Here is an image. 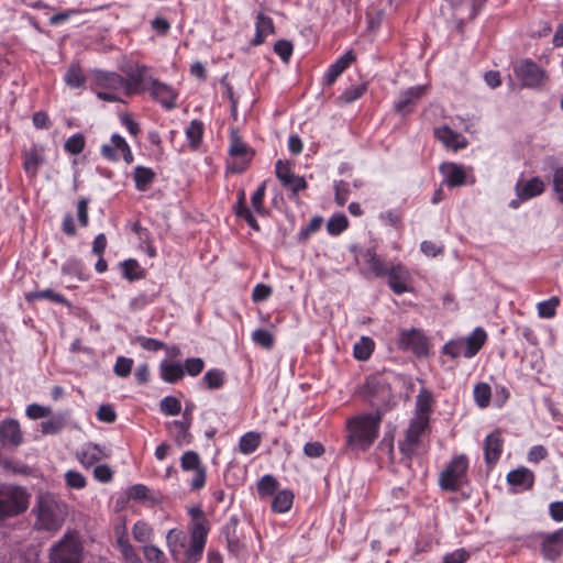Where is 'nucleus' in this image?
<instances>
[{"instance_id":"nucleus-1","label":"nucleus","mask_w":563,"mask_h":563,"mask_svg":"<svg viewBox=\"0 0 563 563\" xmlns=\"http://www.w3.org/2000/svg\"><path fill=\"white\" fill-rule=\"evenodd\" d=\"M207 540V530L201 522H196L190 536L172 529L166 536L168 550L178 563H197L203 552Z\"/></svg>"},{"instance_id":"nucleus-2","label":"nucleus","mask_w":563,"mask_h":563,"mask_svg":"<svg viewBox=\"0 0 563 563\" xmlns=\"http://www.w3.org/2000/svg\"><path fill=\"white\" fill-rule=\"evenodd\" d=\"M34 528L38 531H58L67 515V505L51 493H40L32 509Z\"/></svg>"},{"instance_id":"nucleus-3","label":"nucleus","mask_w":563,"mask_h":563,"mask_svg":"<svg viewBox=\"0 0 563 563\" xmlns=\"http://www.w3.org/2000/svg\"><path fill=\"white\" fill-rule=\"evenodd\" d=\"M382 416L379 412L374 415L358 416L349 421L347 442L352 448L366 450L377 438Z\"/></svg>"},{"instance_id":"nucleus-4","label":"nucleus","mask_w":563,"mask_h":563,"mask_svg":"<svg viewBox=\"0 0 563 563\" xmlns=\"http://www.w3.org/2000/svg\"><path fill=\"white\" fill-rule=\"evenodd\" d=\"M31 495L24 487L0 484V523L25 512Z\"/></svg>"},{"instance_id":"nucleus-5","label":"nucleus","mask_w":563,"mask_h":563,"mask_svg":"<svg viewBox=\"0 0 563 563\" xmlns=\"http://www.w3.org/2000/svg\"><path fill=\"white\" fill-rule=\"evenodd\" d=\"M486 332L476 328L467 338L450 340L442 347V353L452 358L464 356L471 358L478 353L486 341Z\"/></svg>"},{"instance_id":"nucleus-6","label":"nucleus","mask_w":563,"mask_h":563,"mask_svg":"<svg viewBox=\"0 0 563 563\" xmlns=\"http://www.w3.org/2000/svg\"><path fill=\"white\" fill-rule=\"evenodd\" d=\"M468 461L464 454L454 456L439 477L442 489L455 492L466 483Z\"/></svg>"},{"instance_id":"nucleus-7","label":"nucleus","mask_w":563,"mask_h":563,"mask_svg":"<svg viewBox=\"0 0 563 563\" xmlns=\"http://www.w3.org/2000/svg\"><path fill=\"white\" fill-rule=\"evenodd\" d=\"M514 71L522 86L527 88H538L547 80L545 71L530 59L518 62L514 67Z\"/></svg>"},{"instance_id":"nucleus-8","label":"nucleus","mask_w":563,"mask_h":563,"mask_svg":"<svg viewBox=\"0 0 563 563\" xmlns=\"http://www.w3.org/2000/svg\"><path fill=\"white\" fill-rule=\"evenodd\" d=\"M51 560L54 563H80V547L76 538L66 534L52 548Z\"/></svg>"},{"instance_id":"nucleus-9","label":"nucleus","mask_w":563,"mask_h":563,"mask_svg":"<svg viewBox=\"0 0 563 563\" xmlns=\"http://www.w3.org/2000/svg\"><path fill=\"white\" fill-rule=\"evenodd\" d=\"M398 345L402 350L411 351L417 356H424L429 352L427 338L421 330L415 328L400 331Z\"/></svg>"},{"instance_id":"nucleus-10","label":"nucleus","mask_w":563,"mask_h":563,"mask_svg":"<svg viewBox=\"0 0 563 563\" xmlns=\"http://www.w3.org/2000/svg\"><path fill=\"white\" fill-rule=\"evenodd\" d=\"M542 556L548 561L558 560L563 552V527L554 532L538 533Z\"/></svg>"},{"instance_id":"nucleus-11","label":"nucleus","mask_w":563,"mask_h":563,"mask_svg":"<svg viewBox=\"0 0 563 563\" xmlns=\"http://www.w3.org/2000/svg\"><path fill=\"white\" fill-rule=\"evenodd\" d=\"M276 176L283 186L290 189L295 195L307 187L305 178L295 175L291 172L290 165L283 161L276 163Z\"/></svg>"},{"instance_id":"nucleus-12","label":"nucleus","mask_w":563,"mask_h":563,"mask_svg":"<svg viewBox=\"0 0 563 563\" xmlns=\"http://www.w3.org/2000/svg\"><path fill=\"white\" fill-rule=\"evenodd\" d=\"M148 91L151 97L159 102L164 108L170 110L176 107V91L168 85L150 78V88Z\"/></svg>"},{"instance_id":"nucleus-13","label":"nucleus","mask_w":563,"mask_h":563,"mask_svg":"<svg viewBox=\"0 0 563 563\" xmlns=\"http://www.w3.org/2000/svg\"><path fill=\"white\" fill-rule=\"evenodd\" d=\"M45 163V148L43 145L33 144L23 151V169L30 178H35L40 167Z\"/></svg>"},{"instance_id":"nucleus-14","label":"nucleus","mask_w":563,"mask_h":563,"mask_svg":"<svg viewBox=\"0 0 563 563\" xmlns=\"http://www.w3.org/2000/svg\"><path fill=\"white\" fill-rule=\"evenodd\" d=\"M146 66H136L128 73L125 78V95L141 93L150 88V78Z\"/></svg>"},{"instance_id":"nucleus-15","label":"nucleus","mask_w":563,"mask_h":563,"mask_svg":"<svg viewBox=\"0 0 563 563\" xmlns=\"http://www.w3.org/2000/svg\"><path fill=\"white\" fill-rule=\"evenodd\" d=\"M487 0H451L453 18L464 22L473 20Z\"/></svg>"},{"instance_id":"nucleus-16","label":"nucleus","mask_w":563,"mask_h":563,"mask_svg":"<svg viewBox=\"0 0 563 563\" xmlns=\"http://www.w3.org/2000/svg\"><path fill=\"white\" fill-rule=\"evenodd\" d=\"M427 426L428 422L423 420L413 419L410 422V426L406 432V438L400 443V450L405 455L410 456L416 452L417 448L419 446L420 437L424 432Z\"/></svg>"},{"instance_id":"nucleus-17","label":"nucleus","mask_w":563,"mask_h":563,"mask_svg":"<svg viewBox=\"0 0 563 563\" xmlns=\"http://www.w3.org/2000/svg\"><path fill=\"white\" fill-rule=\"evenodd\" d=\"M386 275L388 276L389 287L395 294L401 295L410 290L408 285L410 274L406 267L401 265H394L388 268Z\"/></svg>"},{"instance_id":"nucleus-18","label":"nucleus","mask_w":563,"mask_h":563,"mask_svg":"<svg viewBox=\"0 0 563 563\" xmlns=\"http://www.w3.org/2000/svg\"><path fill=\"white\" fill-rule=\"evenodd\" d=\"M434 135L445 147L453 151H459L467 145V141L462 134L454 132L446 125L435 129Z\"/></svg>"},{"instance_id":"nucleus-19","label":"nucleus","mask_w":563,"mask_h":563,"mask_svg":"<svg viewBox=\"0 0 563 563\" xmlns=\"http://www.w3.org/2000/svg\"><path fill=\"white\" fill-rule=\"evenodd\" d=\"M504 441L499 431L488 434L484 442V456L488 465H494L500 457Z\"/></svg>"},{"instance_id":"nucleus-20","label":"nucleus","mask_w":563,"mask_h":563,"mask_svg":"<svg viewBox=\"0 0 563 563\" xmlns=\"http://www.w3.org/2000/svg\"><path fill=\"white\" fill-rule=\"evenodd\" d=\"M356 56L353 51H347L344 55L339 57L333 64L330 65L323 76V84L331 86L336 78L355 60Z\"/></svg>"},{"instance_id":"nucleus-21","label":"nucleus","mask_w":563,"mask_h":563,"mask_svg":"<svg viewBox=\"0 0 563 563\" xmlns=\"http://www.w3.org/2000/svg\"><path fill=\"white\" fill-rule=\"evenodd\" d=\"M424 86H417L407 89L402 92L395 104V109L401 115L409 113L416 102L420 99V97L424 93Z\"/></svg>"},{"instance_id":"nucleus-22","label":"nucleus","mask_w":563,"mask_h":563,"mask_svg":"<svg viewBox=\"0 0 563 563\" xmlns=\"http://www.w3.org/2000/svg\"><path fill=\"white\" fill-rule=\"evenodd\" d=\"M95 81L100 89L125 93V78L117 73L98 71Z\"/></svg>"},{"instance_id":"nucleus-23","label":"nucleus","mask_w":563,"mask_h":563,"mask_svg":"<svg viewBox=\"0 0 563 563\" xmlns=\"http://www.w3.org/2000/svg\"><path fill=\"white\" fill-rule=\"evenodd\" d=\"M0 442L4 446H18L22 442L18 421L5 420L0 424Z\"/></svg>"},{"instance_id":"nucleus-24","label":"nucleus","mask_w":563,"mask_h":563,"mask_svg":"<svg viewBox=\"0 0 563 563\" xmlns=\"http://www.w3.org/2000/svg\"><path fill=\"white\" fill-rule=\"evenodd\" d=\"M544 191V183L539 177H533L526 183L519 180L516 184V194L521 201L532 199Z\"/></svg>"},{"instance_id":"nucleus-25","label":"nucleus","mask_w":563,"mask_h":563,"mask_svg":"<svg viewBox=\"0 0 563 563\" xmlns=\"http://www.w3.org/2000/svg\"><path fill=\"white\" fill-rule=\"evenodd\" d=\"M275 32L274 23L272 18L260 12L256 15L255 22V36L252 40L254 46L264 43L265 38Z\"/></svg>"},{"instance_id":"nucleus-26","label":"nucleus","mask_w":563,"mask_h":563,"mask_svg":"<svg viewBox=\"0 0 563 563\" xmlns=\"http://www.w3.org/2000/svg\"><path fill=\"white\" fill-rule=\"evenodd\" d=\"M440 170L450 187L462 186L465 183V172L462 166L455 163H444L440 166Z\"/></svg>"},{"instance_id":"nucleus-27","label":"nucleus","mask_w":563,"mask_h":563,"mask_svg":"<svg viewBox=\"0 0 563 563\" xmlns=\"http://www.w3.org/2000/svg\"><path fill=\"white\" fill-rule=\"evenodd\" d=\"M432 406H433L432 393L426 388H422L417 396L415 419L429 422V415L432 410Z\"/></svg>"},{"instance_id":"nucleus-28","label":"nucleus","mask_w":563,"mask_h":563,"mask_svg":"<svg viewBox=\"0 0 563 563\" xmlns=\"http://www.w3.org/2000/svg\"><path fill=\"white\" fill-rule=\"evenodd\" d=\"M108 456H109V454L104 449L100 448L97 444H91V443L87 444L82 449V451L78 454V459L85 467H90V466L95 465L97 462H99Z\"/></svg>"},{"instance_id":"nucleus-29","label":"nucleus","mask_w":563,"mask_h":563,"mask_svg":"<svg viewBox=\"0 0 563 563\" xmlns=\"http://www.w3.org/2000/svg\"><path fill=\"white\" fill-rule=\"evenodd\" d=\"M507 481L514 487L527 489L533 484V473L526 467L514 470L508 473Z\"/></svg>"},{"instance_id":"nucleus-30","label":"nucleus","mask_w":563,"mask_h":563,"mask_svg":"<svg viewBox=\"0 0 563 563\" xmlns=\"http://www.w3.org/2000/svg\"><path fill=\"white\" fill-rule=\"evenodd\" d=\"M161 377L164 382L176 383L185 375L184 367L179 363L163 361L159 365Z\"/></svg>"},{"instance_id":"nucleus-31","label":"nucleus","mask_w":563,"mask_h":563,"mask_svg":"<svg viewBox=\"0 0 563 563\" xmlns=\"http://www.w3.org/2000/svg\"><path fill=\"white\" fill-rule=\"evenodd\" d=\"M190 423H191L190 418H187L186 416H185L184 420H181V421L176 420L172 423V426L175 429V440L178 444L183 445V444L190 443V441H191V437L189 433Z\"/></svg>"},{"instance_id":"nucleus-32","label":"nucleus","mask_w":563,"mask_h":563,"mask_svg":"<svg viewBox=\"0 0 563 563\" xmlns=\"http://www.w3.org/2000/svg\"><path fill=\"white\" fill-rule=\"evenodd\" d=\"M294 501V495L290 490L279 492L272 500V509L275 512H286L291 508Z\"/></svg>"},{"instance_id":"nucleus-33","label":"nucleus","mask_w":563,"mask_h":563,"mask_svg":"<svg viewBox=\"0 0 563 563\" xmlns=\"http://www.w3.org/2000/svg\"><path fill=\"white\" fill-rule=\"evenodd\" d=\"M155 173L147 167L136 166L134 169V181L135 187L144 191L147 189L148 185L154 180Z\"/></svg>"},{"instance_id":"nucleus-34","label":"nucleus","mask_w":563,"mask_h":563,"mask_svg":"<svg viewBox=\"0 0 563 563\" xmlns=\"http://www.w3.org/2000/svg\"><path fill=\"white\" fill-rule=\"evenodd\" d=\"M353 351L355 358L360 361H366L367 358H369L374 351V341L368 336H362L354 344Z\"/></svg>"},{"instance_id":"nucleus-35","label":"nucleus","mask_w":563,"mask_h":563,"mask_svg":"<svg viewBox=\"0 0 563 563\" xmlns=\"http://www.w3.org/2000/svg\"><path fill=\"white\" fill-rule=\"evenodd\" d=\"M260 443L261 437L258 433L247 432L240 439L239 448L243 454H251L258 448Z\"/></svg>"},{"instance_id":"nucleus-36","label":"nucleus","mask_w":563,"mask_h":563,"mask_svg":"<svg viewBox=\"0 0 563 563\" xmlns=\"http://www.w3.org/2000/svg\"><path fill=\"white\" fill-rule=\"evenodd\" d=\"M229 153L233 157H241L247 159L251 157L250 148L243 141L240 140L235 132H232L231 134V145L229 148Z\"/></svg>"},{"instance_id":"nucleus-37","label":"nucleus","mask_w":563,"mask_h":563,"mask_svg":"<svg viewBox=\"0 0 563 563\" xmlns=\"http://www.w3.org/2000/svg\"><path fill=\"white\" fill-rule=\"evenodd\" d=\"M492 396L490 386L486 383H479L474 387V399L479 408H486L489 405Z\"/></svg>"},{"instance_id":"nucleus-38","label":"nucleus","mask_w":563,"mask_h":563,"mask_svg":"<svg viewBox=\"0 0 563 563\" xmlns=\"http://www.w3.org/2000/svg\"><path fill=\"white\" fill-rule=\"evenodd\" d=\"M278 482L272 475L263 476L257 483V493L261 498L268 497L277 489Z\"/></svg>"},{"instance_id":"nucleus-39","label":"nucleus","mask_w":563,"mask_h":563,"mask_svg":"<svg viewBox=\"0 0 563 563\" xmlns=\"http://www.w3.org/2000/svg\"><path fill=\"white\" fill-rule=\"evenodd\" d=\"M203 134V124L199 120H192L186 129V136L192 147H197Z\"/></svg>"},{"instance_id":"nucleus-40","label":"nucleus","mask_w":563,"mask_h":563,"mask_svg":"<svg viewBox=\"0 0 563 563\" xmlns=\"http://www.w3.org/2000/svg\"><path fill=\"white\" fill-rule=\"evenodd\" d=\"M366 264L368 269L376 276L383 277L386 276L388 268L385 266L384 262L380 257H378L373 252L366 253Z\"/></svg>"},{"instance_id":"nucleus-41","label":"nucleus","mask_w":563,"mask_h":563,"mask_svg":"<svg viewBox=\"0 0 563 563\" xmlns=\"http://www.w3.org/2000/svg\"><path fill=\"white\" fill-rule=\"evenodd\" d=\"M132 534L135 541L146 543L153 537V529L146 522L139 521L133 526Z\"/></svg>"},{"instance_id":"nucleus-42","label":"nucleus","mask_w":563,"mask_h":563,"mask_svg":"<svg viewBox=\"0 0 563 563\" xmlns=\"http://www.w3.org/2000/svg\"><path fill=\"white\" fill-rule=\"evenodd\" d=\"M180 465L184 471H196L205 468L199 455L195 451H187L180 459Z\"/></svg>"},{"instance_id":"nucleus-43","label":"nucleus","mask_w":563,"mask_h":563,"mask_svg":"<svg viewBox=\"0 0 563 563\" xmlns=\"http://www.w3.org/2000/svg\"><path fill=\"white\" fill-rule=\"evenodd\" d=\"M366 389L372 397L378 398L382 401H385L389 396V389L377 379L367 380Z\"/></svg>"},{"instance_id":"nucleus-44","label":"nucleus","mask_w":563,"mask_h":563,"mask_svg":"<svg viewBox=\"0 0 563 563\" xmlns=\"http://www.w3.org/2000/svg\"><path fill=\"white\" fill-rule=\"evenodd\" d=\"M111 143H113V146L115 150L120 151L122 153L123 159L126 164H131L133 162V154L131 152V148L129 144L125 142V140L120 134H112L111 136Z\"/></svg>"},{"instance_id":"nucleus-45","label":"nucleus","mask_w":563,"mask_h":563,"mask_svg":"<svg viewBox=\"0 0 563 563\" xmlns=\"http://www.w3.org/2000/svg\"><path fill=\"white\" fill-rule=\"evenodd\" d=\"M36 299H48L53 302H58V303L66 302V299L62 295H59L51 289L33 291V292H30L26 295V300H29V301L36 300Z\"/></svg>"},{"instance_id":"nucleus-46","label":"nucleus","mask_w":563,"mask_h":563,"mask_svg":"<svg viewBox=\"0 0 563 563\" xmlns=\"http://www.w3.org/2000/svg\"><path fill=\"white\" fill-rule=\"evenodd\" d=\"M202 380L210 389L220 388L224 383V373L220 369H210L205 374Z\"/></svg>"},{"instance_id":"nucleus-47","label":"nucleus","mask_w":563,"mask_h":563,"mask_svg":"<svg viewBox=\"0 0 563 563\" xmlns=\"http://www.w3.org/2000/svg\"><path fill=\"white\" fill-rule=\"evenodd\" d=\"M559 298L552 297L549 300L538 303V313L541 318H553L559 306Z\"/></svg>"},{"instance_id":"nucleus-48","label":"nucleus","mask_w":563,"mask_h":563,"mask_svg":"<svg viewBox=\"0 0 563 563\" xmlns=\"http://www.w3.org/2000/svg\"><path fill=\"white\" fill-rule=\"evenodd\" d=\"M161 410L168 416H176L181 410L180 401L173 396H166L161 400Z\"/></svg>"},{"instance_id":"nucleus-49","label":"nucleus","mask_w":563,"mask_h":563,"mask_svg":"<svg viewBox=\"0 0 563 563\" xmlns=\"http://www.w3.org/2000/svg\"><path fill=\"white\" fill-rule=\"evenodd\" d=\"M65 81L69 87L78 88L85 84L82 71L77 66H71L65 75Z\"/></svg>"},{"instance_id":"nucleus-50","label":"nucleus","mask_w":563,"mask_h":563,"mask_svg":"<svg viewBox=\"0 0 563 563\" xmlns=\"http://www.w3.org/2000/svg\"><path fill=\"white\" fill-rule=\"evenodd\" d=\"M347 228V219L344 214L333 216L327 224L328 232L338 235Z\"/></svg>"},{"instance_id":"nucleus-51","label":"nucleus","mask_w":563,"mask_h":563,"mask_svg":"<svg viewBox=\"0 0 563 563\" xmlns=\"http://www.w3.org/2000/svg\"><path fill=\"white\" fill-rule=\"evenodd\" d=\"M252 340L255 344L264 347V349H271L274 344V336L273 334L264 329H257L252 333Z\"/></svg>"},{"instance_id":"nucleus-52","label":"nucleus","mask_w":563,"mask_h":563,"mask_svg":"<svg viewBox=\"0 0 563 563\" xmlns=\"http://www.w3.org/2000/svg\"><path fill=\"white\" fill-rule=\"evenodd\" d=\"M366 91V85H355L349 87L340 96V100L344 103H351L362 97Z\"/></svg>"},{"instance_id":"nucleus-53","label":"nucleus","mask_w":563,"mask_h":563,"mask_svg":"<svg viewBox=\"0 0 563 563\" xmlns=\"http://www.w3.org/2000/svg\"><path fill=\"white\" fill-rule=\"evenodd\" d=\"M133 360L124 356H119L115 361L113 371L119 377H128L131 374Z\"/></svg>"},{"instance_id":"nucleus-54","label":"nucleus","mask_w":563,"mask_h":563,"mask_svg":"<svg viewBox=\"0 0 563 563\" xmlns=\"http://www.w3.org/2000/svg\"><path fill=\"white\" fill-rule=\"evenodd\" d=\"M85 147V137L81 134L70 136L65 143L66 152L77 155L82 152Z\"/></svg>"},{"instance_id":"nucleus-55","label":"nucleus","mask_w":563,"mask_h":563,"mask_svg":"<svg viewBox=\"0 0 563 563\" xmlns=\"http://www.w3.org/2000/svg\"><path fill=\"white\" fill-rule=\"evenodd\" d=\"M124 276L130 279H139L142 277L141 268L139 263L135 260H128L122 264Z\"/></svg>"},{"instance_id":"nucleus-56","label":"nucleus","mask_w":563,"mask_h":563,"mask_svg":"<svg viewBox=\"0 0 563 563\" xmlns=\"http://www.w3.org/2000/svg\"><path fill=\"white\" fill-rule=\"evenodd\" d=\"M67 486L75 489H82L86 486V478L82 474L76 471H68L65 474Z\"/></svg>"},{"instance_id":"nucleus-57","label":"nucleus","mask_w":563,"mask_h":563,"mask_svg":"<svg viewBox=\"0 0 563 563\" xmlns=\"http://www.w3.org/2000/svg\"><path fill=\"white\" fill-rule=\"evenodd\" d=\"M144 556L150 562L164 563L165 554L164 552L153 544H145L143 548Z\"/></svg>"},{"instance_id":"nucleus-58","label":"nucleus","mask_w":563,"mask_h":563,"mask_svg":"<svg viewBox=\"0 0 563 563\" xmlns=\"http://www.w3.org/2000/svg\"><path fill=\"white\" fill-rule=\"evenodd\" d=\"M274 52L287 63L292 54V44L286 40H279L274 45Z\"/></svg>"},{"instance_id":"nucleus-59","label":"nucleus","mask_w":563,"mask_h":563,"mask_svg":"<svg viewBox=\"0 0 563 563\" xmlns=\"http://www.w3.org/2000/svg\"><path fill=\"white\" fill-rule=\"evenodd\" d=\"M335 190V201L338 205L343 206L349 198L350 195V186L346 181L339 180L334 184Z\"/></svg>"},{"instance_id":"nucleus-60","label":"nucleus","mask_w":563,"mask_h":563,"mask_svg":"<svg viewBox=\"0 0 563 563\" xmlns=\"http://www.w3.org/2000/svg\"><path fill=\"white\" fill-rule=\"evenodd\" d=\"M265 183H262L251 198L252 207L260 214L264 213L263 201L265 197Z\"/></svg>"},{"instance_id":"nucleus-61","label":"nucleus","mask_w":563,"mask_h":563,"mask_svg":"<svg viewBox=\"0 0 563 563\" xmlns=\"http://www.w3.org/2000/svg\"><path fill=\"white\" fill-rule=\"evenodd\" d=\"M51 408L38 404H31L26 408V416L30 419H41L51 415Z\"/></svg>"},{"instance_id":"nucleus-62","label":"nucleus","mask_w":563,"mask_h":563,"mask_svg":"<svg viewBox=\"0 0 563 563\" xmlns=\"http://www.w3.org/2000/svg\"><path fill=\"white\" fill-rule=\"evenodd\" d=\"M97 418L102 422L112 423L115 421L117 413L112 406L101 405L97 411Z\"/></svg>"},{"instance_id":"nucleus-63","label":"nucleus","mask_w":563,"mask_h":563,"mask_svg":"<svg viewBox=\"0 0 563 563\" xmlns=\"http://www.w3.org/2000/svg\"><path fill=\"white\" fill-rule=\"evenodd\" d=\"M470 559V552L465 549H457L444 556L443 563H465Z\"/></svg>"},{"instance_id":"nucleus-64","label":"nucleus","mask_w":563,"mask_h":563,"mask_svg":"<svg viewBox=\"0 0 563 563\" xmlns=\"http://www.w3.org/2000/svg\"><path fill=\"white\" fill-rule=\"evenodd\" d=\"M553 188L558 194V199L563 203V167L556 168L553 175Z\"/></svg>"}]
</instances>
